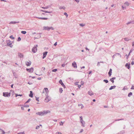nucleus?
Segmentation results:
<instances>
[{
	"mask_svg": "<svg viewBox=\"0 0 134 134\" xmlns=\"http://www.w3.org/2000/svg\"><path fill=\"white\" fill-rule=\"evenodd\" d=\"M50 111H43L37 112L36 113V114L40 116H42L46 114L49 113H50Z\"/></svg>",
	"mask_w": 134,
	"mask_h": 134,
	"instance_id": "nucleus-1",
	"label": "nucleus"
},
{
	"mask_svg": "<svg viewBox=\"0 0 134 134\" xmlns=\"http://www.w3.org/2000/svg\"><path fill=\"white\" fill-rule=\"evenodd\" d=\"M48 93V89L46 88H45L43 91L42 92V95L47 96Z\"/></svg>",
	"mask_w": 134,
	"mask_h": 134,
	"instance_id": "nucleus-2",
	"label": "nucleus"
},
{
	"mask_svg": "<svg viewBox=\"0 0 134 134\" xmlns=\"http://www.w3.org/2000/svg\"><path fill=\"white\" fill-rule=\"evenodd\" d=\"M53 30V28L52 27H49L48 26H44L43 27V30Z\"/></svg>",
	"mask_w": 134,
	"mask_h": 134,
	"instance_id": "nucleus-3",
	"label": "nucleus"
},
{
	"mask_svg": "<svg viewBox=\"0 0 134 134\" xmlns=\"http://www.w3.org/2000/svg\"><path fill=\"white\" fill-rule=\"evenodd\" d=\"M37 45H36V46L33 47L32 49V51L34 53H35L37 51Z\"/></svg>",
	"mask_w": 134,
	"mask_h": 134,
	"instance_id": "nucleus-4",
	"label": "nucleus"
},
{
	"mask_svg": "<svg viewBox=\"0 0 134 134\" xmlns=\"http://www.w3.org/2000/svg\"><path fill=\"white\" fill-rule=\"evenodd\" d=\"M46 97L45 99H44V101L45 102H47L51 100V98L48 96H46Z\"/></svg>",
	"mask_w": 134,
	"mask_h": 134,
	"instance_id": "nucleus-5",
	"label": "nucleus"
},
{
	"mask_svg": "<svg viewBox=\"0 0 134 134\" xmlns=\"http://www.w3.org/2000/svg\"><path fill=\"white\" fill-rule=\"evenodd\" d=\"M3 96L4 97H9L10 96V93L8 92H3Z\"/></svg>",
	"mask_w": 134,
	"mask_h": 134,
	"instance_id": "nucleus-6",
	"label": "nucleus"
},
{
	"mask_svg": "<svg viewBox=\"0 0 134 134\" xmlns=\"http://www.w3.org/2000/svg\"><path fill=\"white\" fill-rule=\"evenodd\" d=\"M129 5V4L128 2H126L124 4V5L122 6V7L123 9H124L126 8V6H128Z\"/></svg>",
	"mask_w": 134,
	"mask_h": 134,
	"instance_id": "nucleus-7",
	"label": "nucleus"
},
{
	"mask_svg": "<svg viewBox=\"0 0 134 134\" xmlns=\"http://www.w3.org/2000/svg\"><path fill=\"white\" fill-rule=\"evenodd\" d=\"M79 82H76L75 83V85H78V87L79 88H80L81 86H83L84 83L82 81L81 82V85L79 84Z\"/></svg>",
	"mask_w": 134,
	"mask_h": 134,
	"instance_id": "nucleus-8",
	"label": "nucleus"
},
{
	"mask_svg": "<svg viewBox=\"0 0 134 134\" xmlns=\"http://www.w3.org/2000/svg\"><path fill=\"white\" fill-rule=\"evenodd\" d=\"M26 70L29 72L30 73H32L34 69L33 68H31L30 69H26Z\"/></svg>",
	"mask_w": 134,
	"mask_h": 134,
	"instance_id": "nucleus-9",
	"label": "nucleus"
},
{
	"mask_svg": "<svg viewBox=\"0 0 134 134\" xmlns=\"http://www.w3.org/2000/svg\"><path fill=\"white\" fill-rule=\"evenodd\" d=\"M59 83L64 88L65 87V86L62 81L61 80H60L59 81Z\"/></svg>",
	"mask_w": 134,
	"mask_h": 134,
	"instance_id": "nucleus-10",
	"label": "nucleus"
},
{
	"mask_svg": "<svg viewBox=\"0 0 134 134\" xmlns=\"http://www.w3.org/2000/svg\"><path fill=\"white\" fill-rule=\"evenodd\" d=\"M72 66L75 68H77L76 64V63L74 62L72 64Z\"/></svg>",
	"mask_w": 134,
	"mask_h": 134,
	"instance_id": "nucleus-11",
	"label": "nucleus"
},
{
	"mask_svg": "<svg viewBox=\"0 0 134 134\" xmlns=\"http://www.w3.org/2000/svg\"><path fill=\"white\" fill-rule=\"evenodd\" d=\"M31 62L30 61L27 62H26V64L27 66H29L31 64Z\"/></svg>",
	"mask_w": 134,
	"mask_h": 134,
	"instance_id": "nucleus-12",
	"label": "nucleus"
},
{
	"mask_svg": "<svg viewBox=\"0 0 134 134\" xmlns=\"http://www.w3.org/2000/svg\"><path fill=\"white\" fill-rule=\"evenodd\" d=\"M80 121L81 122V123L83 125V124L85 123V122L84 121H83V120L82 118V116H80Z\"/></svg>",
	"mask_w": 134,
	"mask_h": 134,
	"instance_id": "nucleus-13",
	"label": "nucleus"
},
{
	"mask_svg": "<svg viewBox=\"0 0 134 134\" xmlns=\"http://www.w3.org/2000/svg\"><path fill=\"white\" fill-rule=\"evenodd\" d=\"M112 73V69H110L109 70V72H108V75L109 76H110L111 75V73Z\"/></svg>",
	"mask_w": 134,
	"mask_h": 134,
	"instance_id": "nucleus-14",
	"label": "nucleus"
},
{
	"mask_svg": "<svg viewBox=\"0 0 134 134\" xmlns=\"http://www.w3.org/2000/svg\"><path fill=\"white\" fill-rule=\"evenodd\" d=\"M47 53V52L46 51L45 52H44L43 53V58L44 59L46 56Z\"/></svg>",
	"mask_w": 134,
	"mask_h": 134,
	"instance_id": "nucleus-15",
	"label": "nucleus"
},
{
	"mask_svg": "<svg viewBox=\"0 0 134 134\" xmlns=\"http://www.w3.org/2000/svg\"><path fill=\"white\" fill-rule=\"evenodd\" d=\"M116 78L115 77H114L110 79V80L113 83L114 82V80Z\"/></svg>",
	"mask_w": 134,
	"mask_h": 134,
	"instance_id": "nucleus-16",
	"label": "nucleus"
},
{
	"mask_svg": "<svg viewBox=\"0 0 134 134\" xmlns=\"http://www.w3.org/2000/svg\"><path fill=\"white\" fill-rule=\"evenodd\" d=\"M88 94L90 96H91L93 95V93L92 91H89L88 92Z\"/></svg>",
	"mask_w": 134,
	"mask_h": 134,
	"instance_id": "nucleus-17",
	"label": "nucleus"
},
{
	"mask_svg": "<svg viewBox=\"0 0 134 134\" xmlns=\"http://www.w3.org/2000/svg\"><path fill=\"white\" fill-rule=\"evenodd\" d=\"M125 66L126 67H127V68L128 69H129L130 68V64H128V63H126L125 65Z\"/></svg>",
	"mask_w": 134,
	"mask_h": 134,
	"instance_id": "nucleus-18",
	"label": "nucleus"
},
{
	"mask_svg": "<svg viewBox=\"0 0 134 134\" xmlns=\"http://www.w3.org/2000/svg\"><path fill=\"white\" fill-rule=\"evenodd\" d=\"M78 106L81 109H82L84 107L83 106V105L82 104H79L78 105Z\"/></svg>",
	"mask_w": 134,
	"mask_h": 134,
	"instance_id": "nucleus-19",
	"label": "nucleus"
},
{
	"mask_svg": "<svg viewBox=\"0 0 134 134\" xmlns=\"http://www.w3.org/2000/svg\"><path fill=\"white\" fill-rule=\"evenodd\" d=\"M30 93L29 95V96L31 97H32L33 96V94L32 93V91H30Z\"/></svg>",
	"mask_w": 134,
	"mask_h": 134,
	"instance_id": "nucleus-20",
	"label": "nucleus"
},
{
	"mask_svg": "<svg viewBox=\"0 0 134 134\" xmlns=\"http://www.w3.org/2000/svg\"><path fill=\"white\" fill-rule=\"evenodd\" d=\"M7 44L8 46H10L11 47H12L13 46L12 45V43L10 42L9 43H8Z\"/></svg>",
	"mask_w": 134,
	"mask_h": 134,
	"instance_id": "nucleus-21",
	"label": "nucleus"
},
{
	"mask_svg": "<svg viewBox=\"0 0 134 134\" xmlns=\"http://www.w3.org/2000/svg\"><path fill=\"white\" fill-rule=\"evenodd\" d=\"M38 19H41L43 20H47V18H38Z\"/></svg>",
	"mask_w": 134,
	"mask_h": 134,
	"instance_id": "nucleus-22",
	"label": "nucleus"
},
{
	"mask_svg": "<svg viewBox=\"0 0 134 134\" xmlns=\"http://www.w3.org/2000/svg\"><path fill=\"white\" fill-rule=\"evenodd\" d=\"M64 122V121L63 122H62V121H61L59 123V124L60 125L62 126L63 125V124Z\"/></svg>",
	"mask_w": 134,
	"mask_h": 134,
	"instance_id": "nucleus-23",
	"label": "nucleus"
},
{
	"mask_svg": "<svg viewBox=\"0 0 134 134\" xmlns=\"http://www.w3.org/2000/svg\"><path fill=\"white\" fill-rule=\"evenodd\" d=\"M18 55L21 58H22L23 57V55L22 54H21L20 53H19Z\"/></svg>",
	"mask_w": 134,
	"mask_h": 134,
	"instance_id": "nucleus-24",
	"label": "nucleus"
},
{
	"mask_svg": "<svg viewBox=\"0 0 134 134\" xmlns=\"http://www.w3.org/2000/svg\"><path fill=\"white\" fill-rule=\"evenodd\" d=\"M132 92H130V93H129L128 94V96L129 97H130L131 96H132Z\"/></svg>",
	"mask_w": 134,
	"mask_h": 134,
	"instance_id": "nucleus-25",
	"label": "nucleus"
},
{
	"mask_svg": "<svg viewBox=\"0 0 134 134\" xmlns=\"http://www.w3.org/2000/svg\"><path fill=\"white\" fill-rule=\"evenodd\" d=\"M115 86H111L109 88L110 90H111L114 88H115Z\"/></svg>",
	"mask_w": 134,
	"mask_h": 134,
	"instance_id": "nucleus-26",
	"label": "nucleus"
},
{
	"mask_svg": "<svg viewBox=\"0 0 134 134\" xmlns=\"http://www.w3.org/2000/svg\"><path fill=\"white\" fill-rule=\"evenodd\" d=\"M18 22H15V21H11V22H10L9 23V24H15L16 23H17Z\"/></svg>",
	"mask_w": 134,
	"mask_h": 134,
	"instance_id": "nucleus-27",
	"label": "nucleus"
},
{
	"mask_svg": "<svg viewBox=\"0 0 134 134\" xmlns=\"http://www.w3.org/2000/svg\"><path fill=\"white\" fill-rule=\"evenodd\" d=\"M22 96V94H17L16 93L15 94V96L16 97H17L18 96Z\"/></svg>",
	"mask_w": 134,
	"mask_h": 134,
	"instance_id": "nucleus-28",
	"label": "nucleus"
},
{
	"mask_svg": "<svg viewBox=\"0 0 134 134\" xmlns=\"http://www.w3.org/2000/svg\"><path fill=\"white\" fill-rule=\"evenodd\" d=\"M26 33V32L25 31H21V33L24 34H25Z\"/></svg>",
	"mask_w": 134,
	"mask_h": 134,
	"instance_id": "nucleus-29",
	"label": "nucleus"
},
{
	"mask_svg": "<svg viewBox=\"0 0 134 134\" xmlns=\"http://www.w3.org/2000/svg\"><path fill=\"white\" fill-rule=\"evenodd\" d=\"M125 41H128L129 40V39L128 38H125L124 39Z\"/></svg>",
	"mask_w": 134,
	"mask_h": 134,
	"instance_id": "nucleus-30",
	"label": "nucleus"
},
{
	"mask_svg": "<svg viewBox=\"0 0 134 134\" xmlns=\"http://www.w3.org/2000/svg\"><path fill=\"white\" fill-rule=\"evenodd\" d=\"M63 91V89L62 88H60L59 89V92L60 93H62Z\"/></svg>",
	"mask_w": 134,
	"mask_h": 134,
	"instance_id": "nucleus-31",
	"label": "nucleus"
},
{
	"mask_svg": "<svg viewBox=\"0 0 134 134\" xmlns=\"http://www.w3.org/2000/svg\"><path fill=\"white\" fill-rule=\"evenodd\" d=\"M103 81L107 83L108 82V81L107 80H104Z\"/></svg>",
	"mask_w": 134,
	"mask_h": 134,
	"instance_id": "nucleus-32",
	"label": "nucleus"
},
{
	"mask_svg": "<svg viewBox=\"0 0 134 134\" xmlns=\"http://www.w3.org/2000/svg\"><path fill=\"white\" fill-rule=\"evenodd\" d=\"M80 25L81 26H83L85 25L83 24H80Z\"/></svg>",
	"mask_w": 134,
	"mask_h": 134,
	"instance_id": "nucleus-33",
	"label": "nucleus"
},
{
	"mask_svg": "<svg viewBox=\"0 0 134 134\" xmlns=\"http://www.w3.org/2000/svg\"><path fill=\"white\" fill-rule=\"evenodd\" d=\"M10 38H11L12 39H14V37H13V36L12 35H11L10 36Z\"/></svg>",
	"mask_w": 134,
	"mask_h": 134,
	"instance_id": "nucleus-34",
	"label": "nucleus"
},
{
	"mask_svg": "<svg viewBox=\"0 0 134 134\" xmlns=\"http://www.w3.org/2000/svg\"><path fill=\"white\" fill-rule=\"evenodd\" d=\"M57 69H55L52 70V71L53 72H55L57 71Z\"/></svg>",
	"mask_w": 134,
	"mask_h": 134,
	"instance_id": "nucleus-35",
	"label": "nucleus"
},
{
	"mask_svg": "<svg viewBox=\"0 0 134 134\" xmlns=\"http://www.w3.org/2000/svg\"><path fill=\"white\" fill-rule=\"evenodd\" d=\"M43 11L45 13H51L52 12H47V11H46L45 10Z\"/></svg>",
	"mask_w": 134,
	"mask_h": 134,
	"instance_id": "nucleus-36",
	"label": "nucleus"
},
{
	"mask_svg": "<svg viewBox=\"0 0 134 134\" xmlns=\"http://www.w3.org/2000/svg\"><path fill=\"white\" fill-rule=\"evenodd\" d=\"M17 134H24V132H20L18 133Z\"/></svg>",
	"mask_w": 134,
	"mask_h": 134,
	"instance_id": "nucleus-37",
	"label": "nucleus"
},
{
	"mask_svg": "<svg viewBox=\"0 0 134 134\" xmlns=\"http://www.w3.org/2000/svg\"><path fill=\"white\" fill-rule=\"evenodd\" d=\"M21 40V38H20V37H18V41H20Z\"/></svg>",
	"mask_w": 134,
	"mask_h": 134,
	"instance_id": "nucleus-38",
	"label": "nucleus"
},
{
	"mask_svg": "<svg viewBox=\"0 0 134 134\" xmlns=\"http://www.w3.org/2000/svg\"><path fill=\"white\" fill-rule=\"evenodd\" d=\"M64 15H65L66 17H68V15L67 14V13H64Z\"/></svg>",
	"mask_w": 134,
	"mask_h": 134,
	"instance_id": "nucleus-39",
	"label": "nucleus"
},
{
	"mask_svg": "<svg viewBox=\"0 0 134 134\" xmlns=\"http://www.w3.org/2000/svg\"><path fill=\"white\" fill-rule=\"evenodd\" d=\"M24 107H29V105H26L25 104Z\"/></svg>",
	"mask_w": 134,
	"mask_h": 134,
	"instance_id": "nucleus-40",
	"label": "nucleus"
},
{
	"mask_svg": "<svg viewBox=\"0 0 134 134\" xmlns=\"http://www.w3.org/2000/svg\"><path fill=\"white\" fill-rule=\"evenodd\" d=\"M30 99H29L27 100V101L25 103V104L26 103H28L29 102V101H30Z\"/></svg>",
	"mask_w": 134,
	"mask_h": 134,
	"instance_id": "nucleus-41",
	"label": "nucleus"
},
{
	"mask_svg": "<svg viewBox=\"0 0 134 134\" xmlns=\"http://www.w3.org/2000/svg\"><path fill=\"white\" fill-rule=\"evenodd\" d=\"M131 89L134 90V86H132V87L131 88Z\"/></svg>",
	"mask_w": 134,
	"mask_h": 134,
	"instance_id": "nucleus-42",
	"label": "nucleus"
},
{
	"mask_svg": "<svg viewBox=\"0 0 134 134\" xmlns=\"http://www.w3.org/2000/svg\"><path fill=\"white\" fill-rule=\"evenodd\" d=\"M56 134H62V133H61L60 132H57L56 133Z\"/></svg>",
	"mask_w": 134,
	"mask_h": 134,
	"instance_id": "nucleus-43",
	"label": "nucleus"
},
{
	"mask_svg": "<svg viewBox=\"0 0 134 134\" xmlns=\"http://www.w3.org/2000/svg\"><path fill=\"white\" fill-rule=\"evenodd\" d=\"M132 65H133L134 64V62L133 61H132L131 63Z\"/></svg>",
	"mask_w": 134,
	"mask_h": 134,
	"instance_id": "nucleus-44",
	"label": "nucleus"
},
{
	"mask_svg": "<svg viewBox=\"0 0 134 134\" xmlns=\"http://www.w3.org/2000/svg\"><path fill=\"white\" fill-rule=\"evenodd\" d=\"M65 65V64H62V66L63 67H64Z\"/></svg>",
	"mask_w": 134,
	"mask_h": 134,
	"instance_id": "nucleus-45",
	"label": "nucleus"
},
{
	"mask_svg": "<svg viewBox=\"0 0 134 134\" xmlns=\"http://www.w3.org/2000/svg\"><path fill=\"white\" fill-rule=\"evenodd\" d=\"M57 45V42H56L54 44V45L56 46Z\"/></svg>",
	"mask_w": 134,
	"mask_h": 134,
	"instance_id": "nucleus-46",
	"label": "nucleus"
},
{
	"mask_svg": "<svg viewBox=\"0 0 134 134\" xmlns=\"http://www.w3.org/2000/svg\"><path fill=\"white\" fill-rule=\"evenodd\" d=\"M132 46H134V42L132 43Z\"/></svg>",
	"mask_w": 134,
	"mask_h": 134,
	"instance_id": "nucleus-47",
	"label": "nucleus"
},
{
	"mask_svg": "<svg viewBox=\"0 0 134 134\" xmlns=\"http://www.w3.org/2000/svg\"><path fill=\"white\" fill-rule=\"evenodd\" d=\"M83 129H81V131H80V132H83Z\"/></svg>",
	"mask_w": 134,
	"mask_h": 134,
	"instance_id": "nucleus-48",
	"label": "nucleus"
},
{
	"mask_svg": "<svg viewBox=\"0 0 134 134\" xmlns=\"http://www.w3.org/2000/svg\"><path fill=\"white\" fill-rule=\"evenodd\" d=\"M39 126H37V127H36V129H37L38 128H39Z\"/></svg>",
	"mask_w": 134,
	"mask_h": 134,
	"instance_id": "nucleus-49",
	"label": "nucleus"
},
{
	"mask_svg": "<svg viewBox=\"0 0 134 134\" xmlns=\"http://www.w3.org/2000/svg\"><path fill=\"white\" fill-rule=\"evenodd\" d=\"M92 73V71H90L89 72V74H91V73Z\"/></svg>",
	"mask_w": 134,
	"mask_h": 134,
	"instance_id": "nucleus-50",
	"label": "nucleus"
},
{
	"mask_svg": "<svg viewBox=\"0 0 134 134\" xmlns=\"http://www.w3.org/2000/svg\"><path fill=\"white\" fill-rule=\"evenodd\" d=\"M2 134H4L5 133V132H4V131H2Z\"/></svg>",
	"mask_w": 134,
	"mask_h": 134,
	"instance_id": "nucleus-51",
	"label": "nucleus"
},
{
	"mask_svg": "<svg viewBox=\"0 0 134 134\" xmlns=\"http://www.w3.org/2000/svg\"><path fill=\"white\" fill-rule=\"evenodd\" d=\"M42 68L43 69V70H45V68L44 67H43Z\"/></svg>",
	"mask_w": 134,
	"mask_h": 134,
	"instance_id": "nucleus-52",
	"label": "nucleus"
},
{
	"mask_svg": "<svg viewBox=\"0 0 134 134\" xmlns=\"http://www.w3.org/2000/svg\"><path fill=\"white\" fill-rule=\"evenodd\" d=\"M85 68V66H82V67H81V69L84 68Z\"/></svg>",
	"mask_w": 134,
	"mask_h": 134,
	"instance_id": "nucleus-53",
	"label": "nucleus"
},
{
	"mask_svg": "<svg viewBox=\"0 0 134 134\" xmlns=\"http://www.w3.org/2000/svg\"><path fill=\"white\" fill-rule=\"evenodd\" d=\"M93 101L94 102H95L96 101V100L95 99H94L93 100Z\"/></svg>",
	"mask_w": 134,
	"mask_h": 134,
	"instance_id": "nucleus-54",
	"label": "nucleus"
},
{
	"mask_svg": "<svg viewBox=\"0 0 134 134\" xmlns=\"http://www.w3.org/2000/svg\"><path fill=\"white\" fill-rule=\"evenodd\" d=\"M13 85H12L11 86V87L12 88H13Z\"/></svg>",
	"mask_w": 134,
	"mask_h": 134,
	"instance_id": "nucleus-55",
	"label": "nucleus"
},
{
	"mask_svg": "<svg viewBox=\"0 0 134 134\" xmlns=\"http://www.w3.org/2000/svg\"><path fill=\"white\" fill-rule=\"evenodd\" d=\"M30 110V109H28V111H29Z\"/></svg>",
	"mask_w": 134,
	"mask_h": 134,
	"instance_id": "nucleus-56",
	"label": "nucleus"
},
{
	"mask_svg": "<svg viewBox=\"0 0 134 134\" xmlns=\"http://www.w3.org/2000/svg\"><path fill=\"white\" fill-rule=\"evenodd\" d=\"M75 1L76 2H79V1L78 0H75Z\"/></svg>",
	"mask_w": 134,
	"mask_h": 134,
	"instance_id": "nucleus-57",
	"label": "nucleus"
},
{
	"mask_svg": "<svg viewBox=\"0 0 134 134\" xmlns=\"http://www.w3.org/2000/svg\"><path fill=\"white\" fill-rule=\"evenodd\" d=\"M131 52V51H130V52L129 54V55L130 54V53Z\"/></svg>",
	"mask_w": 134,
	"mask_h": 134,
	"instance_id": "nucleus-58",
	"label": "nucleus"
},
{
	"mask_svg": "<svg viewBox=\"0 0 134 134\" xmlns=\"http://www.w3.org/2000/svg\"><path fill=\"white\" fill-rule=\"evenodd\" d=\"M54 121H57V120H54Z\"/></svg>",
	"mask_w": 134,
	"mask_h": 134,
	"instance_id": "nucleus-59",
	"label": "nucleus"
},
{
	"mask_svg": "<svg viewBox=\"0 0 134 134\" xmlns=\"http://www.w3.org/2000/svg\"><path fill=\"white\" fill-rule=\"evenodd\" d=\"M114 6V5H111V7H113Z\"/></svg>",
	"mask_w": 134,
	"mask_h": 134,
	"instance_id": "nucleus-60",
	"label": "nucleus"
},
{
	"mask_svg": "<svg viewBox=\"0 0 134 134\" xmlns=\"http://www.w3.org/2000/svg\"><path fill=\"white\" fill-rule=\"evenodd\" d=\"M72 94L73 95H74V94L73 93H72Z\"/></svg>",
	"mask_w": 134,
	"mask_h": 134,
	"instance_id": "nucleus-61",
	"label": "nucleus"
},
{
	"mask_svg": "<svg viewBox=\"0 0 134 134\" xmlns=\"http://www.w3.org/2000/svg\"><path fill=\"white\" fill-rule=\"evenodd\" d=\"M81 51H82V52H83V50H82Z\"/></svg>",
	"mask_w": 134,
	"mask_h": 134,
	"instance_id": "nucleus-62",
	"label": "nucleus"
},
{
	"mask_svg": "<svg viewBox=\"0 0 134 134\" xmlns=\"http://www.w3.org/2000/svg\"><path fill=\"white\" fill-rule=\"evenodd\" d=\"M21 108V109H22V110H23V107H22Z\"/></svg>",
	"mask_w": 134,
	"mask_h": 134,
	"instance_id": "nucleus-63",
	"label": "nucleus"
},
{
	"mask_svg": "<svg viewBox=\"0 0 134 134\" xmlns=\"http://www.w3.org/2000/svg\"><path fill=\"white\" fill-rule=\"evenodd\" d=\"M123 90H125V88H123Z\"/></svg>",
	"mask_w": 134,
	"mask_h": 134,
	"instance_id": "nucleus-64",
	"label": "nucleus"
}]
</instances>
